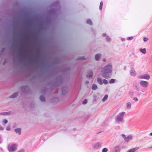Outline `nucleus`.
Returning a JSON list of instances; mask_svg holds the SVG:
<instances>
[{"label": "nucleus", "instance_id": "4468645a", "mask_svg": "<svg viewBox=\"0 0 152 152\" xmlns=\"http://www.w3.org/2000/svg\"><path fill=\"white\" fill-rule=\"evenodd\" d=\"M93 76V72L92 71H90L88 73V75L86 76L87 78L91 79Z\"/></svg>", "mask_w": 152, "mask_h": 152}, {"label": "nucleus", "instance_id": "0e129e2a", "mask_svg": "<svg viewBox=\"0 0 152 152\" xmlns=\"http://www.w3.org/2000/svg\"><path fill=\"white\" fill-rule=\"evenodd\" d=\"M56 64H58V63L57 62H56Z\"/></svg>", "mask_w": 152, "mask_h": 152}, {"label": "nucleus", "instance_id": "1a4fd4ad", "mask_svg": "<svg viewBox=\"0 0 152 152\" xmlns=\"http://www.w3.org/2000/svg\"><path fill=\"white\" fill-rule=\"evenodd\" d=\"M138 78L140 79H144L148 80L150 78V76L149 75L145 74L139 76Z\"/></svg>", "mask_w": 152, "mask_h": 152}, {"label": "nucleus", "instance_id": "5fc2aeb1", "mask_svg": "<svg viewBox=\"0 0 152 152\" xmlns=\"http://www.w3.org/2000/svg\"><path fill=\"white\" fill-rule=\"evenodd\" d=\"M86 84H88L89 83V81H86Z\"/></svg>", "mask_w": 152, "mask_h": 152}, {"label": "nucleus", "instance_id": "de8ad7c7", "mask_svg": "<svg viewBox=\"0 0 152 152\" xmlns=\"http://www.w3.org/2000/svg\"><path fill=\"white\" fill-rule=\"evenodd\" d=\"M102 35L103 37H105L106 36V33H104L102 34Z\"/></svg>", "mask_w": 152, "mask_h": 152}, {"label": "nucleus", "instance_id": "cd10ccee", "mask_svg": "<svg viewBox=\"0 0 152 152\" xmlns=\"http://www.w3.org/2000/svg\"><path fill=\"white\" fill-rule=\"evenodd\" d=\"M140 51L141 53L143 54H145L146 53V49L145 48L143 49H140Z\"/></svg>", "mask_w": 152, "mask_h": 152}, {"label": "nucleus", "instance_id": "aec40b11", "mask_svg": "<svg viewBox=\"0 0 152 152\" xmlns=\"http://www.w3.org/2000/svg\"><path fill=\"white\" fill-rule=\"evenodd\" d=\"M97 82L100 85H102L103 84V80L102 81L101 79L99 77H98L97 79Z\"/></svg>", "mask_w": 152, "mask_h": 152}, {"label": "nucleus", "instance_id": "49530a36", "mask_svg": "<svg viewBox=\"0 0 152 152\" xmlns=\"http://www.w3.org/2000/svg\"><path fill=\"white\" fill-rule=\"evenodd\" d=\"M24 149H22L19 151H18V152H24Z\"/></svg>", "mask_w": 152, "mask_h": 152}, {"label": "nucleus", "instance_id": "bb28decb", "mask_svg": "<svg viewBox=\"0 0 152 152\" xmlns=\"http://www.w3.org/2000/svg\"><path fill=\"white\" fill-rule=\"evenodd\" d=\"M86 23L87 24H89L90 25H92V22L91 20L90 19H87L86 21Z\"/></svg>", "mask_w": 152, "mask_h": 152}, {"label": "nucleus", "instance_id": "774afa93", "mask_svg": "<svg viewBox=\"0 0 152 152\" xmlns=\"http://www.w3.org/2000/svg\"><path fill=\"white\" fill-rule=\"evenodd\" d=\"M142 91V92H144V91Z\"/></svg>", "mask_w": 152, "mask_h": 152}, {"label": "nucleus", "instance_id": "f8f14e48", "mask_svg": "<svg viewBox=\"0 0 152 152\" xmlns=\"http://www.w3.org/2000/svg\"><path fill=\"white\" fill-rule=\"evenodd\" d=\"M102 143L100 142H98L93 146V148L95 149H98L102 145Z\"/></svg>", "mask_w": 152, "mask_h": 152}, {"label": "nucleus", "instance_id": "e2e57ef3", "mask_svg": "<svg viewBox=\"0 0 152 152\" xmlns=\"http://www.w3.org/2000/svg\"><path fill=\"white\" fill-rule=\"evenodd\" d=\"M50 83H48V85H50Z\"/></svg>", "mask_w": 152, "mask_h": 152}, {"label": "nucleus", "instance_id": "f03ea898", "mask_svg": "<svg viewBox=\"0 0 152 152\" xmlns=\"http://www.w3.org/2000/svg\"><path fill=\"white\" fill-rule=\"evenodd\" d=\"M62 82V77L60 75L57 77L56 80L52 83V85L51 86L52 88H54L56 87L60 86Z\"/></svg>", "mask_w": 152, "mask_h": 152}, {"label": "nucleus", "instance_id": "052dcab7", "mask_svg": "<svg viewBox=\"0 0 152 152\" xmlns=\"http://www.w3.org/2000/svg\"><path fill=\"white\" fill-rule=\"evenodd\" d=\"M137 90L138 91H139V89H138V88H137Z\"/></svg>", "mask_w": 152, "mask_h": 152}, {"label": "nucleus", "instance_id": "6ab92c4d", "mask_svg": "<svg viewBox=\"0 0 152 152\" xmlns=\"http://www.w3.org/2000/svg\"><path fill=\"white\" fill-rule=\"evenodd\" d=\"M101 55L100 54H97L95 55V59L96 61H99L100 59V56Z\"/></svg>", "mask_w": 152, "mask_h": 152}, {"label": "nucleus", "instance_id": "c9c22d12", "mask_svg": "<svg viewBox=\"0 0 152 152\" xmlns=\"http://www.w3.org/2000/svg\"><path fill=\"white\" fill-rule=\"evenodd\" d=\"M133 39V37L132 36H131L130 37H128L127 38V39L128 40H132Z\"/></svg>", "mask_w": 152, "mask_h": 152}, {"label": "nucleus", "instance_id": "7ed1b4c3", "mask_svg": "<svg viewBox=\"0 0 152 152\" xmlns=\"http://www.w3.org/2000/svg\"><path fill=\"white\" fill-rule=\"evenodd\" d=\"M125 114L126 113L125 112L119 113L116 116L115 122L118 124H120L121 123H124V121L123 120V118Z\"/></svg>", "mask_w": 152, "mask_h": 152}, {"label": "nucleus", "instance_id": "9b49d317", "mask_svg": "<svg viewBox=\"0 0 152 152\" xmlns=\"http://www.w3.org/2000/svg\"><path fill=\"white\" fill-rule=\"evenodd\" d=\"M130 74V75L133 77H135L136 75V72L132 67L131 68Z\"/></svg>", "mask_w": 152, "mask_h": 152}, {"label": "nucleus", "instance_id": "f257e3e1", "mask_svg": "<svg viewBox=\"0 0 152 152\" xmlns=\"http://www.w3.org/2000/svg\"><path fill=\"white\" fill-rule=\"evenodd\" d=\"M102 76L105 78H110L112 73V66L110 64H107L104 66L102 71Z\"/></svg>", "mask_w": 152, "mask_h": 152}, {"label": "nucleus", "instance_id": "ea45409f", "mask_svg": "<svg viewBox=\"0 0 152 152\" xmlns=\"http://www.w3.org/2000/svg\"><path fill=\"white\" fill-rule=\"evenodd\" d=\"M37 34H35L34 35V36H35V37H36L34 38V40H35L36 41H37Z\"/></svg>", "mask_w": 152, "mask_h": 152}, {"label": "nucleus", "instance_id": "f704fd0d", "mask_svg": "<svg viewBox=\"0 0 152 152\" xmlns=\"http://www.w3.org/2000/svg\"><path fill=\"white\" fill-rule=\"evenodd\" d=\"M111 38H110L108 36H107L106 37V41L110 42V40Z\"/></svg>", "mask_w": 152, "mask_h": 152}, {"label": "nucleus", "instance_id": "69168bd1", "mask_svg": "<svg viewBox=\"0 0 152 152\" xmlns=\"http://www.w3.org/2000/svg\"><path fill=\"white\" fill-rule=\"evenodd\" d=\"M152 148V146L150 147V148Z\"/></svg>", "mask_w": 152, "mask_h": 152}, {"label": "nucleus", "instance_id": "4d7b16f0", "mask_svg": "<svg viewBox=\"0 0 152 152\" xmlns=\"http://www.w3.org/2000/svg\"><path fill=\"white\" fill-rule=\"evenodd\" d=\"M121 40L122 41H124L125 40V39L124 38H122Z\"/></svg>", "mask_w": 152, "mask_h": 152}, {"label": "nucleus", "instance_id": "5701e85b", "mask_svg": "<svg viewBox=\"0 0 152 152\" xmlns=\"http://www.w3.org/2000/svg\"><path fill=\"white\" fill-rule=\"evenodd\" d=\"M84 56H80L78 57L77 59V60H82L86 59Z\"/></svg>", "mask_w": 152, "mask_h": 152}, {"label": "nucleus", "instance_id": "6e6552de", "mask_svg": "<svg viewBox=\"0 0 152 152\" xmlns=\"http://www.w3.org/2000/svg\"><path fill=\"white\" fill-rule=\"evenodd\" d=\"M122 136L124 138L125 141L126 142H128L129 140H132V137L131 135H128L127 137H126L124 134H122Z\"/></svg>", "mask_w": 152, "mask_h": 152}, {"label": "nucleus", "instance_id": "412c9836", "mask_svg": "<svg viewBox=\"0 0 152 152\" xmlns=\"http://www.w3.org/2000/svg\"><path fill=\"white\" fill-rule=\"evenodd\" d=\"M11 113V111H9L8 112L0 113V115H8L9 114H10Z\"/></svg>", "mask_w": 152, "mask_h": 152}, {"label": "nucleus", "instance_id": "bf43d9fd", "mask_svg": "<svg viewBox=\"0 0 152 152\" xmlns=\"http://www.w3.org/2000/svg\"><path fill=\"white\" fill-rule=\"evenodd\" d=\"M58 93L57 92H55L54 93V94H57Z\"/></svg>", "mask_w": 152, "mask_h": 152}, {"label": "nucleus", "instance_id": "338daca9", "mask_svg": "<svg viewBox=\"0 0 152 152\" xmlns=\"http://www.w3.org/2000/svg\"><path fill=\"white\" fill-rule=\"evenodd\" d=\"M101 132H99L98 133H100Z\"/></svg>", "mask_w": 152, "mask_h": 152}, {"label": "nucleus", "instance_id": "9d476101", "mask_svg": "<svg viewBox=\"0 0 152 152\" xmlns=\"http://www.w3.org/2000/svg\"><path fill=\"white\" fill-rule=\"evenodd\" d=\"M68 88L67 86H63L62 87V94L65 95L68 92Z\"/></svg>", "mask_w": 152, "mask_h": 152}, {"label": "nucleus", "instance_id": "7c9ffc66", "mask_svg": "<svg viewBox=\"0 0 152 152\" xmlns=\"http://www.w3.org/2000/svg\"><path fill=\"white\" fill-rule=\"evenodd\" d=\"M102 5H103V3L102 1H101L100 3V5H99V10H102Z\"/></svg>", "mask_w": 152, "mask_h": 152}, {"label": "nucleus", "instance_id": "4be33fe9", "mask_svg": "<svg viewBox=\"0 0 152 152\" xmlns=\"http://www.w3.org/2000/svg\"><path fill=\"white\" fill-rule=\"evenodd\" d=\"M21 129L17 128L15 129V132L16 133H18V134L20 135L21 134Z\"/></svg>", "mask_w": 152, "mask_h": 152}, {"label": "nucleus", "instance_id": "b1692460", "mask_svg": "<svg viewBox=\"0 0 152 152\" xmlns=\"http://www.w3.org/2000/svg\"><path fill=\"white\" fill-rule=\"evenodd\" d=\"M41 101L45 102V97L42 95H41L39 97Z\"/></svg>", "mask_w": 152, "mask_h": 152}, {"label": "nucleus", "instance_id": "680f3d73", "mask_svg": "<svg viewBox=\"0 0 152 152\" xmlns=\"http://www.w3.org/2000/svg\"><path fill=\"white\" fill-rule=\"evenodd\" d=\"M38 58V57H36V58Z\"/></svg>", "mask_w": 152, "mask_h": 152}, {"label": "nucleus", "instance_id": "423d86ee", "mask_svg": "<svg viewBox=\"0 0 152 152\" xmlns=\"http://www.w3.org/2000/svg\"><path fill=\"white\" fill-rule=\"evenodd\" d=\"M17 145L15 144L12 145H8V150L9 152L14 151L17 149Z\"/></svg>", "mask_w": 152, "mask_h": 152}, {"label": "nucleus", "instance_id": "a18cd8bd", "mask_svg": "<svg viewBox=\"0 0 152 152\" xmlns=\"http://www.w3.org/2000/svg\"><path fill=\"white\" fill-rule=\"evenodd\" d=\"M4 123L5 124H7V123L8 122V121L6 119H4L3 121Z\"/></svg>", "mask_w": 152, "mask_h": 152}, {"label": "nucleus", "instance_id": "0eeeda50", "mask_svg": "<svg viewBox=\"0 0 152 152\" xmlns=\"http://www.w3.org/2000/svg\"><path fill=\"white\" fill-rule=\"evenodd\" d=\"M140 84L142 87L144 88H146L148 86L149 83L148 81L141 80L140 82Z\"/></svg>", "mask_w": 152, "mask_h": 152}, {"label": "nucleus", "instance_id": "8fccbe9b", "mask_svg": "<svg viewBox=\"0 0 152 152\" xmlns=\"http://www.w3.org/2000/svg\"><path fill=\"white\" fill-rule=\"evenodd\" d=\"M3 128L0 125V130H3Z\"/></svg>", "mask_w": 152, "mask_h": 152}, {"label": "nucleus", "instance_id": "c85d7f7f", "mask_svg": "<svg viewBox=\"0 0 152 152\" xmlns=\"http://www.w3.org/2000/svg\"><path fill=\"white\" fill-rule=\"evenodd\" d=\"M108 96L107 95H105L103 98L102 101L103 102H105L107 99Z\"/></svg>", "mask_w": 152, "mask_h": 152}, {"label": "nucleus", "instance_id": "2f4dec72", "mask_svg": "<svg viewBox=\"0 0 152 152\" xmlns=\"http://www.w3.org/2000/svg\"><path fill=\"white\" fill-rule=\"evenodd\" d=\"M102 82H103V83L104 84H107L108 83L107 81L105 79H104L103 80Z\"/></svg>", "mask_w": 152, "mask_h": 152}, {"label": "nucleus", "instance_id": "72a5a7b5", "mask_svg": "<svg viewBox=\"0 0 152 152\" xmlns=\"http://www.w3.org/2000/svg\"><path fill=\"white\" fill-rule=\"evenodd\" d=\"M108 151V149L106 148H103L102 150V152H107Z\"/></svg>", "mask_w": 152, "mask_h": 152}, {"label": "nucleus", "instance_id": "393cba45", "mask_svg": "<svg viewBox=\"0 0 152 152\" xmlns=\"http://www.w3.org/2000/svg\"><path fill=\"white\" fill-rule=\"evenodd\" d=\"M97 88V85L95 84H93L92 85L91 88L93 90H96Z\"/></svg>", "mask_w": 152, "mask_h": 152}, {"label": "nucleus", "instance_id": "dca6fc26", "mask_svg": "<svg viewBox=\"0 0 152 152\" xmlns=\"http://www.w3.org/2000/svg\"><path fill=\"white\" fill-rule=\"evenodd\" d=\"M18 92H17L15 93H14L12 95L10 96V98H14L16 97L18 95Z\"/></svg>", "mask_w": 152, "mask_h": 152}, {"label": "nucleus", "instance_id": "79ce46f5", "mask_svg": "<svg viewBox=\"0 0 152 152\" xmlns=\"http://www.w3.org/2000/svg\"><path fill=\"white\" fill-rule=\"evenodd\" d=\"M129 95L130 96H132L133 95V93L132 92H130L129 93Z\"/></svg>", "mask_w": 152, "mask_h": 152}, {"label": "nucleus", "instance_id": "a211bd4d", "mask_svg": "<svg viewBox=\"0 0 152 152\" xmlns=\"http://www.w3.org/2000/svg\"><path fill=\"white\" fill-rule=\"evenodd\" d=\"M59 4V1H56L54 2L51 5V6H58Z\"/></svg>", "mask_w": 152, "mask_h": 152}, {"label": "nucleus", "instance_id": "473e14b6", "mask_svg": "<svg viewBox=\"0 0 152 152\" xmlns=\"http://www.w3.org/2000/svg\"><path fill=\"white\" fill-rule=\"evenodd\" d=\"M88 102V100L86 99H85L83 102L82 103L83 104H86Z\"/></svg>", "mask_w": 152, "mask_h": 152}, {"label": "nucleus", "instance_id": "864d4df0", "mask_svg": "<svg viewBox=\"0 0 152 152\" xmlns=\"http://www.w3.org/2000/svg\"><path fill=\"white\" fill-rule=\"evenodd\" d=\"M69 69L68 68H66L65 69L64 71H65L66 70H68Z\"/></svg>", "mask_w": 152, "mask_h": 152}, {"label": "nucleus", "instance_id": "09e8293b", "mask_svg": "<svg viewBox=\"0 0 152 152\" xmlns=\"http://www.w3.org/2000/svg\"><path fill=\"white\" fill-rule=\"evenodd\" d=\"M0 151L1 152H4L2 148H0Z\"/></svg>", "mask_w": 152, "mask_h": 152}, {"label": "nucleus", "instance_id": "ddd939ff", "mask_svg": "<svg viewBox=\"0 0 152 152\" xmlns=\"http://www.w3.org/2000/svg\"><path fill=\"white\" fill-rule=\"evenodd\" d=\"M59 101L58 97H54L52 98L51 100V102L54 104L57 103Z\"/></svg>", "mask_w": 152, "mask_h": 152}, {"label": "nucleus", "instance_id": "603ef678", "mask_svg": "<svg viewBox=\"0 0 152 152\" xmlns=\"http://www.w3.org/2000/svg\"><path fill=\"white\" fill-rule=\"evenodd\" d=\"M6 61L5 60L4 61V62H3V65H4L6 63Z\"/></svg>", "mask_w": 152, "mask_h": 152}, {"label": "nucleus", "instance_id": "e433bc0d", "mask_svg": "<svg viewBox=\"0 0 152 152\" xmlns=\"http://www.w3.org/2000/svg\"><path fill=\"white\" fill-rule=\"evenodd\" d=\"M93 100L95 102L96 101V96L95 95H93Z\"/></svg>", "mask_w": 152, "mask_h": 152}, {"label": "nucleus", "instance_id": "58836bf2", "mask_svg": "<svg viewBox=\"0 0 152 152\" xmlns=\"http://www.w3.org/2000/svg\"><path fill=\"white\" fill-rule=\"evenodd\" d=\"M148 39V38L147 37H145L143 38V40L144 41L146 42H147Z\"/></svg>", "mask_w": 152, "mask_h": 152}, {"label": "nucleus", "instance_id": "20e7f679", "mask_svg": "<svg viewBox=\"0 0 152 152\" xmlns=\"http://www.w3.org/2000/svg\"><path fill=\"white\" fill-rule=\"evenodd\" d=\"M48 12L49 16L47 17V21L48 22H50L51 19L50 17L52 16H54L56 14L57 10L55 8H50L48 11Z\"/></svg>", "mask_w": 152, "mask_h": 152}, {"label": "nucleus", "instance_id": "c756f323", "mask_svg": "<svg viewBox=\"0 0 152 152\" xmlns=\"http://www.w3.org/2000/svg\"><path fill=\"white\" fill-rule=\"evenodd\" d=\"M115 80L113 79H111L109 81V83H114L115 82Z\"/></svg>", "mask_w": 152, "mask_h": 152}, {"label": "nucleus", "instance_id": "c03bdc74", "mask_svg": "<svg viewBox=\"0 0 152 152\" xmlns=\"http://www.w3.org/2000/svg\"><path fill=\"white\" fill-rule=\"evenodd\" d=\"M6 129L7 131H9L10 130V128L9 126H8L6 127Z\"/></svg>", "mask_w": 152, "mask_h": 152}, {"label": "nucleus", "instance_id": "3c124183", "mask_svg": "<svg viewBox=\"0 0 152 152\" xmlns=\"http://www.w3.org/2000/svg\"><path fill=\"white\" fill-rule=\"evenodd\" d=\"M35 76H33L32 78H31V79H35Z\"/></svg>", "mask_w": 152, "mask_h": 152}, {"label": "nucleus", "instance_id": "f3484780", "mask_svg": "<svg viewBox=\"0 0 152 152\" xmlns=\"http://www.w3.org/2000/svg\"><path fill=\"white\" fill-rule=\"evenodd\" d=\"M139 149V147H135L132 149H129L127 152H135Z\"/></svg>", "mask_w": 152, "mask_h": 152}, {"label": "nucleus", "instance_id": "13d9d810", "mask_svg": "<svg viewBox=\"0 0 152 152\" xmlns=\"http://www.w3.org/2000/svg\"><path fill=\"white\" fill-rule=\"evenodd\" d=\"M150 135L151 136H152V132H151L150 134Z\"/></svg>", "mask_w": 152, "mask_h": 152}, {"label": "nucleus", "instance_id": "a878e982", "mask_svg": "<svg viewBox=\"0 0 152 152\" xmlns=\"http://www.w3.org/2000/svg\"><path fill=\"white\" fill-rule=\"evenodd\" d=\"M127 107V108L130 109L131 107V104L130 102H128L126 103Z\"/></svg>", "mask_w": 152, "mask_h": 152}, {"label": "nucleus", "instance_id": "37998d69", "mask_svg": "<svg viewBox=\"0 0 152 152\" xmlns=\"http://www.w3.org/2000/svg\"><path fill=\"white\" fill-rule=\"evenodd\" d=\"M134 100L135 101H137L138 100V99L136 97H134L133 98Z\"/></svg>", "mask_w": 152, "mask_h": 152}, {"label": "nucleus", "instance_id": "6e6d98bb", "mask_svg": "<svg viewBox=\"0 0 152 152\" xmlns=\"http://www.w3.org/2000/svg\"><path fill=\"white\" fill-rule=\"evenodd\" d=\"M103 61L104 62H105L106 61V59L105 58H104L103 60Z\"/></svg>", "mask_w": 152, "mask_h": 152}, {"label": "nucleus", "instance_id": "39448f33", "mask_svg": "<svg viewBox=\"0 0 152 152\" xmlns=\"http://www.w3.org/2000/svg\"><path fill=\"white\" fill-rule=\"evenodd\" d=\"M21 91L23 93H29L31 91V89L27 86H22L21 87Z\"/></svg>", "mask_w": 152, "mask_h": 152}, {"label": "nucleus", "instance_id": "a19ab883", "mask_svg": "<svg viewBox=\"0 0 152 152\" xmlns=\"http://www.w3.org/2000/svg\"><path fill=\"white\" fill-rule=\"evenodd\" d=\"M5 50V48H3L1 49L0 51V52L1 53L3 52Z\"/></svg>", "mask_w": 152, "mask_h": 152}, {"label": "nucleus", "instance_id": "2eb2a0df", "mask_svg": "<svg viewBox=\"0 0 152 152\" xmlns=\"http://www.w3.org/2000/svg\"><path fill=\"white\" fill-rule=\"evenodd\" d=\"M114 152H120V147L119 146H115L114 149Z\"/></svg>", "mask_w": 152, "mask_h": 152}, {"label": "nucleus", "instance_id": "4c0bfd02", "mask_svg": "<svg viewBox=\"0 0 152 152\" xmlns=\"http://www.w3.org/2000/svg\"><path fill=\"white\" fill-rule=\"evenodd\" d=\"M34 49L37 52H40V49L39 48H34Z\"/></svg>", "mask_w": 152, "mask_h": 152}]
</instances>
